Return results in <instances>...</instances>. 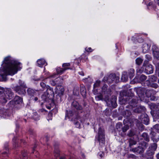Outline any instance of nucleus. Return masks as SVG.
Instances as JSON below:
<instances>
[{
  "label": "nucleus",
  "instance_id": "nucleus-31",
  "mask_svg": "<svg viewBox=\"0 0 159 159\" xmlns=\"http://www.w3.org/2000/svg\"><path fill=\"white\" fill-rule=\"evenodd\" d=\"M153 130L157 132H159V125L157 124L153 127Z\"/></svg>",
  "mask_w": 159,
  "mask_h": 159
},
{
  "label": "nucleus",
  "instance_id": "nucleus-61",
  "mask_svg": "<svg viewBox=\"0 0 159 159\" xmlns=\"http://www.w3.org/2000/svg\"><path fill=\"white\" fill-rule=\"evenodd\" d=\"M7 153L6 152H4L3 153V154H6Z\"/></svg>",
  "mask_w": 159,
  "mask_h": 159
},
{
  "label": "nucleus",
  "instance_id": "nucleus-57",
  "mask_svg": "<svg viewBox=\"0 0 159 159\" xmlns=\"http://www.w3.org/2000/svg\"><path fill=\"white\" fill-rule=\"evenodd\" d=\"M60 159H65V158H64V157H61Z\"/></svg>",
  "mask_w": 159,
  "mask_h": 159
},
{
  "label": "nucleus",
  "instance_id": "nucleus-62",
  "mask_svg": "<svg viewBox=\"0 0 159 159\" xmlns=\"http://www.w3.org/2000/svg\"><path fill=\"white\" fill-rule=\"evenodd\" d=\"M158 83H159V79H158Z\"/></svg>",
  "mask_w": 159,
  "mask_h": 159
},
{
  "label": "nucleus",
  "instance_id": "nucleus-26",
  "mask_svg": "<svg viewBox=\"0 0 159 159\" xmlns=\"http://www.w3.org/2000/svg\"><path fill=\"white\" fill-rule=\"evenodd\" d=\"M121 80L123 81H126L128 79V77L127 75V73L125 72L121 76Z\"/></svg>",
  "mask_w": 159,
  "mask_h": 159
},
{
  "label": "nucleus",
  "instance_id": "nucleus-5",
  "mask_svg": "<svg viewBox=\"0 0 159 159\" xmlns=\"http://www.w3.org/2000/svg\"><path fill=\"white\" fill-rule=\"evenodd\" d=\"M5 97L1 98L0 101L2 103H5L7 102V99H10L12 98L13 96V93L10 90H8L4 93Z\"/></svg>",
  "mask_w": 159,
  "mask_h": 159
},
{
  "label": "nucleus",
  "instance_id": "nucleus-64",
  "mask_svg": "<svg viewBox=\"0 0 159 159\" xmlns=\"http://www.w3.org/2000/svg\"><path fill=\"white\" fill-rule=\"evenodd\" d=\"M158 76L159 77V72L158 73Z\"/></svg>",
  "mask_w": 159,
  "mask_h": 159
},
{
  "label": "nucleus",
  "instance_id": "nucleus-59",
  "mask_svg": "<svg viewBox=\"0 0 159 159\" xmlns=\"http://www.w3.org/2000/svg\"><path fill=\"white\" fill-rule=\"evenodd\" d=\"M55 156H56V157H57L58 156H59V154H57V155H55Z\"/></svg>",
  "mask_w": 159,
  "mask_h": 159
},
{
  "label": "nucleus",
  "instance_id": "nucleus-25",
  "mask_svg": "<svg viewBox=\"0 0 159 159\" xmlns=\"http://www.w3.org/2000/svg\"><path fill=\"white\" fill-rule=\"evenodd\" d=\"M155 131H154L153 130V131L151 132L150 135L151 136V137L152 139L153 140V141L155 142H157V139H156V138H154V137H155L156 134L155 132Z\"/></svg>",
  "mask_w": 159,
  "mask_h": 159
},
{
  "label": "nucleus",
  "instance_id": "nucleus-36",
  "mask_svg": "<svg viewBox=\"0 0 159 159\" xmlns=\"http://www.w3.org/2000/svg\"><path fill=\"white\" fill-rule=\"evenodd\" d=\"M147 77L146 76L142 75L140 77V80L142 81H144L146 79Z\"/></svg>",
  "mask_w": 159,
  "mask_h": 159
},
{
  "label": "nucleus",
  "instance_id": "nucleus-28",
  "mask_svg": "<svg viewBox=\"0 0 159 159\" xmlns=\"http://www.w3.org/2000/svg\"><path fill=\"white\" fill-rule=\"evenodd\" d=\"M142 136L145 140L148 142L149 141V137L147 133H143Z\"/></svg>",
  "mask_w": 159,
  "mask_h": 159
},
{
  "label": "nucleus",
  "instance_id": "nucleus-6",
  "mask_svg": "<svg viewBox=\"0 0 159 159\" xmlns=\"http://www.w3.org/2000/svg\"><path fill=\"white\" fill-rule=\"evenodd\" d=\"M98 139L99 142L100 144H102V145L104 144L105 142L104 132L103 130L100 128L99 129Z\"/></svg>",
  "mask_w": 159,
  "mask_h": 159
},
{
  "label": "nucleus",
  "instance_id": "nucleus-27",
  "mask_svg": "<svg viewBox=\"0 0 159 159\" xmlns=\"http://www.w3.org/2000/svg\"><path fill=\"white\" fill-rule=\"evenodd\" d=\"M134 69H130L129 70V78L130 79H131L134 76Z\"/></svg>",
  "mask_w": 159,
  "mask_h": 159
},
{
  "label": "nucleus",
  "instance_id": "nucleus-13",
  "mask_svg": "<svg viewBox=\"0 0 159 159\" xmlns=\"http://www.w3.org/2000/svg\"><path fill=\"white\" fill-rule=\"evenodd\" d=\"M27 93L29 95L32 96L33 97L36 95L38 93V91L37 90L35 91L32 89L29 88L27 90Z\"/></svg>",
  "mask_w": 159,
  "mask_h": 159
},
{
  "label": "nucleus",
  "instance_id": "nucleus-54",
  "mask_svg": "<svg viewBox=\"0 0 159 159\" xmlns=\"http://www.w3.org/2000/svg\"><path fill=\"white\" fill-rule=\"evenodd\" d=\"M79 74L82 75H84V73L83 71H81L80 72H79Z\"/></svg>",
  "mask_w": 159,
  "mask_h": 159
},
{
  "label": "nucleus",
  "instance_id": "nucleus-60",
  "mask_svg": "<svg viewBox=\"0 0 159 159\" xmlns=\"http://www.w3.org/2000/svg\"><path fill=\"white\" fill-rule=\"evenodd\" d=\"M56 84V83H55L54 82V83H53V85H55Z\"/></svg>",
  "mask_w": 159,
  "mask_h": 159
},
{
  "label": "nucleus",
  "instance_id": "nucleus-50",
  "mask_svg": "<svg viewBox=\"0 0 159 159\" xmlns=\"http://www.w3.org/2000/svg\"><path fill=\"white\" fill-rule=\"evenodd\" d=\"M134 133L132 131H131L130 133L129 134V135L130 136H132L134 135Z\"/></svg>",
  "mask_w": 159,
  "mask_h": 159
},
{
  "label": "nucleus",
  "instance_id": "nucleus-24",
  "mask_svg": "<svg viewBox=\"0 0 159 159\" xmlns=\"http://www.w3.org/2000/svg\"><path fill=\"white\" fill-rule=\"evenodd\" d=\"M150 46L147 44L145 43L143 45V51L144 53H146L149 49Z\"/></svg>",
  "mask_w": 159,
  "mask_h": 159
},
{
  "label": "nucleus",
  "instance_id": "nucleus-20",
  "mask_svg": "<svg viewBox=\"0 0 159 159\" xmlns=\"http://www.w3.org/2000/svg\"><path fill=\"white\" fill-rule=\"evenodd\" d=\"M80 121L82 123L83 122V120L80 117L77 118V122L76 121V120L75 121L74 124L77 128H79L80 127V124L79 122Z\"/></svg>",
  "mask_w": 159,
  "mask_h": 159
},
{
  "label": "nucleus",
  "instance_id": "nucleus-48",
  "mask_svg": "<svg viewBox=\"0 0 159 159\" xmlns=\"http://www.w3.org/2000/svg\"><path fill=\"white\" fill-rule=\"evenodd\" d=\"M143 71V69H138L137 70L138 72H139L140 73H142Z\"/></svg>",
  "mask_w": 159,
  "mask_h": 159
},
{
  "label": "nucleus",
  "instance_id": "nucleus-23",
  "mask_svg": "<svg viewBox=\"0 0 159 159\" xmlns=\"http://www.w3.org/2000/svg\"><path fill=\"white\" fill-rule=\"evenodd\" d=\"M14 101L16 104H20L22 102V99L19 96H16L14 98Z\"/></svg>",
  "mask_w": 159,
  "mask_h": 159
},
{
  "label": "nucleus",
  "instance_id": "nucleus-35",
  "mask_svg": "<svg viewBox=\"0 0 159 159\" xmlns=\"http://www.w3.org/2000/svg\"><path fill=\"white\" fill-rule=\"evenodd\" d=\"M129 129V126L128 125H125L123 127L122 129V131L123 132H125Z\"/></svg>",
  "mask_w": 159,
  "mask_h": 159
},
{
  "label": "nucleus",
  "instance_id": "nucleus-1",
  "mask_svg": "<svg viewBox=\"0 0 159 159\" xmlns=\"http://www.w3.org/2000/svg\"><path fill=\"white\" fill-rule=\"evenodd\" d=\"M3 62L5 64L4 67L0 69V75L2 78H4V76L7 75H14L22 67L20 62L14 60L11 57H6Z\"/></svg>",
  "mask_w": 159,
  "mask_h": 159
},
{
  "label": "nucleus",
  "instance_id": "nucleus-43",
  "mask_svg": "<svg viewBox=\"0 0 159 159\" xmlns=\"http://www.w3.org/2000/svg\"><path fill=\"white\" fill-rule=\"evenodd\" d=\"M157 107H159V106H157ZM156 117L157 118H159V110H158V111H156Z\"/></svg>",
  "mask_w": 159,
  "mask_h": 159
},
{
  "label": "nucleus",
  "instance_id": "nucleus-12",
  "mask_svg": "<svg viewBox=\"0 0 159 159\" xmlns=\"http://www.w3.org/2000/svg\"><path fill=\"white\" fill-rule=\"evenodd\" d=\"M152 147L151 150H149L147 152V154L149 156H152L154 154V151H155L157 148V144L155 143L152 144Z\"/></svg>",
  "mask_w": 159,
  "mask_h": 159
},
{
  "label": "nucleus",
  "instance_id": "nucleus-40",
  "mask_svg": "<svg viewBox=\"0 0 159 159\" xmlns=\"http://www.w3.org/2000/svg\"><path fill=\"white\" fill-rule=\"evenodd\" d=\"M148 146V144L146 143H144L142 145V148H143V149L145 148H146Z\"/></svg>",
  "mask_w": 159,
  "mask_h": 159
},
{
  "label": "nucleus",
  "instance_id": "nucleus-56",
  "mask_svg": "<svg viewBox=\"0 0 159 159\" xmlns=\"http://www.w3.org/2000/svg\"><path fill=\"white\" fill-rule=\"evenodd\" d=\"M157 159H159V153L157 155Z\"/></svg>",
  "mask_w": 159,
  "mask_h": 159
},
{
  "label": "nucleus",
  "instance_id": "nucleus-41",
  "mask_svg": "<svg viewBox=\"0 0 159 159\" xmlns=\"http://www.w3.org/2000/svg\"><path fill=\"white\" fill-rule=\"evenodd\" d=\"M70 66V64L69 63H64L62 65V66L64 67L69 68L68 66Z\"/></svg>",
  "mask_w": 159,
  "mask_h": 159
},
{
  "label": "nucleus",
  "instance_id": "nucleus-2",
  "mask_svg": "<svg viewBox=\"0 0 159 159\" xmlns=\"http://www.w3.org/2000/svg\"><path fill=\"white\" fill-rule=\"evenodd\" d=\"M153 93V91L148 90L145 91V89L143 88H139L137 91V93L139 95V97L141 101L144 99V93H145V95L148 98L150 97V99L151 100H155V97L152 95Z\"/></svg>",
  "mask_w": 159,
  "mask_h": 159
},
{
  "label": "nucleus",
  "instance_id": "nucleus-32",
  "mask_svg": "<svg viewBox=\"0 0 159 159\" xmlns=\"http://www.w3.org/2000/svg\"><path fill=\"white\" fill-rule=\"evenodd\" d=\"M95 98L97 100L99 101L100 100H102L103 97L102 95L100 94L98 96H95Z\"/></svg>",
  "mask_w": 159,
  "mask_h": 159
},
{
  "label": "nucleus",
  "instance_id": "nucleus-34",
  "mask_svg": "<svg viewBox=\"0 0 159 159\" xmlns=\"http://www.w3.org/2000/svg\"><path fill=\"white\" fill-rule=\"evenodd\" d=\"M101 81L99 80H97L94 84V88L97 87L99 86Z\"/></svg>",
  "mask_w": 159,
  "mask_h": 159
},
{
  "label": "nucleus",
  "instance_id": "nucleus-47",
  "mask_svg": "<svg viewBox=\"0 0 159 159\" xmlns=\"http://www.w3.org/2000/svg\"><path fill=\"white\" fill-rule=\"evenodd\" d=\"M150 79H153L154 81H156L157 80V78L154 76H151Z\"/></svg>",
  "mask_w": 159,
  "mask_h": 159
},
{
  "label": "nucleus",
  "instance_id": "nucleus-4",
  "mask_svg": "<svg viewBox=\"0 0 159 159\" xmlns=\"http://www.w3.org/2000/svg\"><path fill=\"white\" fill-rule=\"evenodd\" d=\"M21 80H20L19 83L20 84V86H16L13 88L14 90L18 93L20 94H24L26 93V86L24 84H20Z\"/></svg>",
  "mask_w": 159,
  "mask_h": 159
},
{
  "label": "nucleus",
  "instance_id": "nucleus-51",
  "mask_svg": "<svg viewBox=\"0 0 159 159\" xmlns=\"http://www.w3.org/2000/svg\"><path fill=\"white\" fill-rule=\"evenodd\" d=\"M48 117H50V119H52V114L51 113H49L48 115Z\"/></svg>",
  "mask_w": 159,
  "mask_h": 159
},
{
  "label": "nucleus",
  "instance_id": "nucleus-44",
  "mask_svg": "<svg viewBox=\"0 0 159 159\" xmlns=\"http://www.w3.org/2000/svg\"><path fill=\"white\" fill-rule=\"evenodd\" d=\"M104 154L102 152H99L98 154V155L101 157L102 158L104 156Z\"/></svg>",
  "mask_w": 159,
  "mask_h": 159
},
{
  "label": "nucleus",
  "instance_id": "nucleus-53",
  "mask_svg": "<svg viewBox=\"0 0 159 159\" xmlns=\"http://www.w3.org/2000/svg\"><path fill=\"white\" fill-rule=\"evenodd\" d=\"M136 144V142L135 141H133V143H131V141H129V144L130 145H133V144Z\"/></svg>",
  "mask_w": 159,
  "mask_h": 159
},
{
  "label": "nucleus",
  "instance_id": "nucleus-55",
  "mask_svg": "<svg viewBox=\"0 0 159 159\" xmlns=\"http://www.w3.org/2000/svg\"><path fill=\"white\" fill-rule=\"evenodd\" d=\"M156 2H157L159 6V0H156L155 1Z\"/></svg>",
  "mask_w": 159,
  "mask_h": 159
},
{
  "label": "nucleus",
  "instance_id": "nucleus-11",
  "mask_svg": "<svg viewBox=\"0 0 159 159\" xmlns=\"http://www.w3.org/2000/svg\"><path fill=\"white\" fill-rule=\"evenodd\" d=\"M145 71L148 74L152 73L153 72L152 66L150 64L147 66L145 68Z\"/></svg>",
  "mask_w": 159,
  "mask_h": 159
},
{
  "label": "nucleus",
  "instance_id": "nucleus-33",
  "mask_svg": "<svg viewBox=\"0 0 159 159\" xmlns=\"http://www.w3.org/2000/svg\"><path fill=\"white\" fill-rule=\"evenodd\" d=\"M153 54L154 56L156 58H159V51H153Z\"/></svg>",
  "mask_w": 159,
  "mask_h": 159
},
{
  "label": "nucleus",
  "instance_id": "nucleus-15",
  "mask_svg": "<svg viewBox=\"0 0 159 159\" xmlns=\"http://www.w3.org/2000/svg\"><path fill=\"white\" fill-rule=\"evenodd\" d=\"M72 106L77 110H81L82 109V107L80 106L78 103L76 101H74L72 104Z\"/></svg>",
  "mask_w": 159,
  "mask_h": 159
},
{
  "label": "nucleus",
  "instance_id": "nucleus-9",
  "mask_svg": "<svg viewBox=\"0 0 159 159\" xmlns=\"http://www.w3.org/2000/svg\"><path fill=\"white\" fill-rule=\"evenodd\" d=\"M119 79V78L116 77L115 74H111L109 75L107 82L110 83H112V82L117 83Z\"/></svg>",
  "mask_w": 159,
  "mask_h": 159
},
{
  "label": "nucleus",
  "instance_id": "nucleus-21",
  "mask_svg": "<svg viewBox=\"0 0 159 159\" xmlns=\"http://www.w3.org/2000/svg\"><path fill=\"white\" fill-rule=\"evenodd\" d=\"M80 92L83 97H85L86 95V92L84 86L82 85L80 87Z\"/></svg>",
  "mask_w": 159,
  "mask_h": 159
},
{
  "label": "nucleus",
  "instance_id": "nucleus-46",
  "mask_svg": "<svg viewBox=\"0 0 159 159\" xmlns=\"http://www.w3.org/2000/svg\"><path fill=\"white\" fill-rule=\"evenodd\" d=\"M22 156L23 157H25L27 155V153L26 152L24 151L22 153Z\"/></svg>",
  "mask_w": 159,
  "mask_h": 159
},
{
  "label": "nucleus",
  "instance_id": "nucleus-22",
  "mask_svg": "<svg viewBox=\"0 0 159 159\" xmlns=\"http://www.w3.org/2000/svg\"><path fill=\"white\" fill-rule=\"evenodd\" d=\"M146 85H147L148 86H150L155 88H157L158 87L157 85L156 84H151L149 82V81L148 80L146 81L144 83V86H146Z\"/></svg>",
  "mask_w": 159,
  "mask_h": 159
},
{
  "label": "nucleus",
  "instance_id": "nucleus-63",
  "mask_svg": "<svg viewBox=\"0 0 159 159\" xmlns=\"http://www.w3.org/2000/svg\"><path fill=\"white\" fill-rule=\"evenodd\" d=\"M36 147V145H35V146H34V148H35Z\"/></svg>",
  "mask_w": 159,
  "mask_h": 159
},
{
  "label": "nucleus",
  "instance_id": "nucleus-58",
  "mask_svg": "<svg viewBox=\"0 0 159 159\" xmlns=\"http://www.w3.org/2000/svg\"><path fill=\"white\" fill-rule=\"evenodd\" d=\"M78 94H79V92L78 91V92H77V93H75V94L76 95H77Z\"/></svg>",
  "mask_w": 159,
  "mask_h": 159
},
{
  "label": "nucleus",
  "instance_id": "nucleus-3",
  "mask_svg": "<svg viewBox=\"0 0 159 159\" xmlns=\"http://www.w3.org/2000/svg\"><path fill=\"white\" fill-rule=\"evenodd\" d=\"M40 86L43 90L46 89V92L42 96V98L43 100L46 101L49 97L50 95L53 93V89L48 85H46L43 82H42L40 84Z\"/></svg>",
  "mask_w": 159,
  "mask_h": 159
},
{
  "label": "nucleus",
  "instance_id": "nucleus-49",
  "mask_svg": "<svg viewBox=\"0 0 159 159\" xmlns=\"http://www.w3.org/2000/svg\"><path fill=\"white\" fill-rule=\"evenodd\" d=\"M85 49L87 52H91L92 51V50L91 48H87V49L85 48Z\"/></svg>",
  "mask_w": 159,
  "mask_h": 159
},
{
  "label": "nucleus",
  "instance_id": "nucleus-8",
  "mask_svg": "<svg viewBox=\"0 0 159 159\" xmlns=\"http://www.w3.org/2000/svg\"><path fill=\"white\" fill-rule=\"evenodd\" d=\"M64 91V89L63 87L61 85H59L56 87L55 93L61 96L63 94Z\"/></svg>",
  "mask_w": 159,
  "mask_h": 159
},
{
  "label": "nucleus",
  "instance_id": "nucleus-17",
  "mask_svg": "<svg viewBox=\"0 0 159 159\" xmlns=\"http://www.w3.org/2000/svg\"><path fill=\"white\" fill-rule=\"evenodd\" d=\"M145 110V108L144 107L139 106L136 108L133 109V111L135 112L139 113L142 111H144Z\"/></svg>",
  "mask_w": 159,
  "mask_h": 159
},
{
  "label": "nucleus",
  "instance_id": "nucleus-7",
  "mask_svg": "<svg viewBox=\"0 0 159 159\" xmlns=\"http://www.w3.org/2000/svg\"><path fill=\"white\" fill-rule=\"evenodd\" d=\"M107 102L108 106L109 107H112L113 108H115L117 106V103L116 102V98H113L111 99H104Z\"/></svg>",
  "mask_w": 159,
  "mask_h": 159
},
{
  "label": "nucleus",
  "instance_id": "nucleus-14",
  "mask_svg": "<svg viewBox=\"0 0 159 159\" xmlns=\"http://www.w3.org/2000/svg\"><path fill=\"white\" fill-rule=\"evenodd\" d=\"M132 150L134 152H136L137 153H141L143 152L144 149L141 147L139 146L137 148L132 149Z\"/></svg>",
  "mask_w": 159,
  "mask_h": 159
},
{
  "label": "nucleus",
  "instance_id": "nucleus-19",
  "mask_svg": "<svg viewBox=\"0 0 159 159\" xmlns=\"http://www.w3.org/2000/svg\"><path fill=\"white\" fill-rule=\"evenodd\" d=\"M69 69V68L67 67H64L63 68H58L56 69V71L58 74H62L66 70Z\"/></svg>",
  "mask_w": 159,
  "mask_h": 159
},
{
  "label": "nucleus",
  "instance_id": "nucleus-38",
  "mask_svg": "<svg viewBox=\"0 0 159 159\" xmlns=\"http://www.w3.org/2000/svg\"><path fill=\"white\" fill-rule=\"evenodd\" d=\"M33 119L36 120L39 119V116L38 115H37V113H34V116L33 117Z\"/></svg>",
  "mask_w": 159,
  "mask_h": 159
},
{
  "label": "nucleus",
  "instance_id": "nucleus-37",
  "mask_svg": "<svg viewBox=\"0 0 159 159\" xmlns=\"http://www.w3.org/2000/svg\"><path fill=\"white\" fill-rule=\"evenodd\" d=\"M56 80V81H58L59 83H61L62 82V80H63V78L62 77H60L57 78Z\"/></svg>",
  "mask_w": 159,
  "mask_h": 159
},
{
  "label": "nucleus",
  "instance_id": "nucleus-18",
  "mask_svg": "<svg viewBox=\"0 0 159 159\" xmlns=\"http://www.w3.org/2000/svg\"><path fill=\"white\" fill-rule=\"evenodd\" d=\"M37 63L38 66L39 67H42L43 65H47V63L43 59H40L38 60L37 61Z\"/></svg>",
  "mask_w": 159,
  "mask_h": 159
},
{
  "label": "nucleus",
  "instance_id": "nucleus-45",
  "mask_svg": "<svg viewBox=\"0 0 159 159\" xmlns=\"http://www.w3.org/2000/svg\"><path fill=\"white\" fill-rule=\"evenodd\" d=\"M107 88V86L106 85H104L102 88V91L103 92L105 91V90H106V89Z\"/></svg>",
  "mask_w": 159,
  "mask_h": 159
},
{
  "label": "nucleus",
  "instance_id": "nucleus-29",
  "mask_svg": "<svg viewBox=\"0 0 159 159\" xmlns=\"http://www.w3.org/2000/svg\"><path fill=\"white\" fill-rule=\"evenodd\" d=\"M136 63L138 65H140L143 61V60L140 58H137L136 60Z\"/></svg>",
  "mask_w": 159,
  "mask_h": 159
},
{
  "label": "nucleus",
  "instance_id": "nucleus-30",
  "mask_svg": "<svg viewBox=\"0 0 159 159\" xmlns=\"http://www.w3.org/2000/svg\"><path fill=\"white\" fill-rule=\"evenodd\" d=\"M131 102H132V103H131V104H130V107H131V108H133V107L135 106V105L137 103V102L134 99H132V100H131Z\"/></svg>",
  "mask_w": 159,
  "mask_h": 159
},
{
  "label": "nucleus",
  "instance_id": "nucleus-42",
  "mask_svg": "<svg viewBox=\"0 0 159 159\" xmlns=\"http://www.w3.org/2000/svg\"><path fill=\"white\" fill-rule=\"evenodd\" d=\"M148 65H149L148 64V61H144L143 66V67H146L147 66H148Z\"/></svg>",
  "mask_w": 159,
  "mask_h": 159
},
{
  "label": "nucleus",
  "instance_id": "nucleus-52",
  "mask_svg": "<svg viewBox=\"0 0 159 159\" xmlns=\"http://www.w3.org/2000/svg\"><path fill=\"white\" fill-rule=\"evenodd\" d=\"M32 99H34L35 101H37L38 100V98L37 97H35L34 96L32 97Z\"/></svg>",
  "mask_w": 159,
  "mask_h": 159
},
{
  "label": "nucleus",
  "instance_id": "nucleus-10",
  "mask_svg": "<svg viewBox=\"0 0 159 159\" xmlns=\"http://www.w3.org/2000/svg\"><path fill=\"white\" fill-rule=\"evenodd\" d=\"M141 120L144 124L147 125L148 124L149 119L148 115L146 114H144L141 116Z\"/></svg>",
  "mask_w": 159,
  "mask_h": 159
},
{
  "label": "nucleus",
  "instance_id": "nucleus-16",
  "mask_svg": "<svg viewBox=\"0 0 159 159\" xmlns=\"http://www.w3.org/2000/svg\"><path fill=\"white\" fill-rule=\"evenodd\" d=\"M72 106L77 110H81L82 109V107L80 106L78 103L76 101H74L72 104Z\"/></svg>",
  "mask_w": 159,
  "mask_h": 159
},
{
  "label": "nucleus",
  "instance_id": "nucleus-39",
  "mask_svg": "<svg viewBox=\"0 0 159 159\" xmlns=\"http://www.w3.org/2000/svg\"><path fill=\"white\" fill-rule=\"evenodd\" d=\"M122 125V124L120 123H117L116 125V128L117 129L119 130V129L121 127Z\"/></svg>",
  "mask_w": 159,
  "mask_h": 159
}]
</instances>
